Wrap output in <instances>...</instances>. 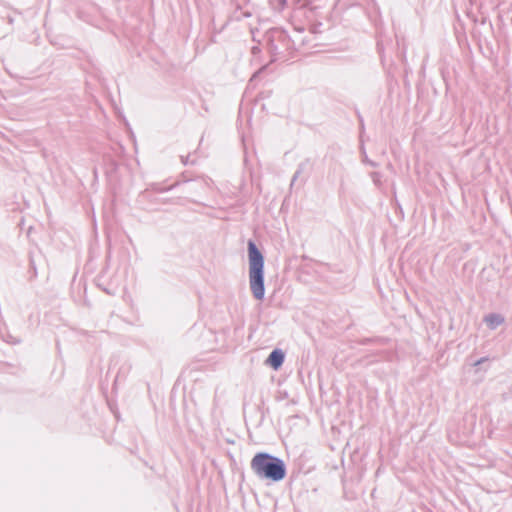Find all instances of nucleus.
I'll return each mask as SVG.
<instances>
[{"mask_svg":"<svg viewBox=\"0 0 512 512\" xmlns=\"http://www.w3.org/2000/svg\"><path fill=\"white\" fill-rule=\"evenodd\" d=\"M486 360H487V358H481V359H479L478 361H476V362L474 363V365H475V366L480 365V364H482L483 362H485Z\"/></svg>","mask_w":512,"mask_h":512,"instance_id":"nucleus-5","label":"nucleus"},{"mask_svg":"<svg viewBox=\"0 0 512 512\" xmlns=\"http://www.w3.org/2000/svg\"><path fill=\"white\" fill-rule=\"evenodd\" d=\"M297 176H298V172L294 175V177H293V181H292V182H294V181H295V179L297 178Z\"/></svg>","mask_w":512,"mask_h":512,"instance_id":"nucleus-7","label":"nucleus"},{"mask_svg":"<svg viewBox=\"0 0 512 512\" xmlns=\"http://www.w3.org/2000/svg\"><path fill=\"white\" fill-rule=\"evenodd\" d=\"M484 322L490 329L494 330L504 322V317L497 313H491L484 317Z\"/></svg>","mask_w":512,"mask_h":512,"instance_id":"nucleus-4","label":"nucleus"},{"mask_svg":"<svg viewBox=\"0 0 512 512\" xmlns=\"http://www.w3.org/2000/svg\"><path fill=\"white\" fill-rule=\"evenodd\" d=\"M251 469L261 479L279 482L286 476L284 461L266 452H258L251 460Z\"/></svg>","mask_w":512,"mask_h":512,"instance_id":"nucleus-2","label":"nucleus"},{"mask_svg":"<svg viewBox=\"0 0 512 512\" xmlns=\"http://www.w3.org/2000/svg\"><path fill=\"white\" fill-rule=\"evenodd\" d=\"M248 276L249 287L256 300H263L264 286V257L253 241L248 242Z\"/></svg>","mask_w":512,"mask_h":512,"instance_id":"nucleus-1","label":"nucleus"},{"mask_svg":"<svg viewBox=\"0 0 512 512\" xmlns=\"http://www.w3.org/2000/svg\"><path fill=\"white\" fill-rule=\"evenodd\" d=\"M284 362V353L279 350H273L266 360V363L270 365L274 370H278Z\"/></svg>","mask_w":512,"mask_h":512,"instance_id":"nucleus-3","label":"nucleus"},{"mask_svg":"<svg viewBox=\"0 0 512 512\" xmlns=\"http://www.w3.org/2000/svg\"><path fill=\"white\" fill-rule=\"evenodd\" d=\"M373 180H374L375 183H379V179L377 177V174H374Z\"/></svg>","mask_w":512,"mask_h":512,"instance_id":"nucleus-6","label":"nucleus"}]
</instances>
